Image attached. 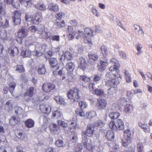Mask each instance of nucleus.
<instances>
[{
    "label": "nucleus",
    "mask_w": 152,
    "mask_h": 152,
    "mask_svg": "<svg viewBox=\"0 0 152 152\" xmlns=\"http://www.w3.org/2000/svg\"><path fill=\"white\" fill-rule=\"evenodd\" d=\"M72 138L71 141L73 143H76L77 140V134L76 132L72 133L71 136Z\"/></svg>",
    "instance_id": "obj_57"
},
{
    "label": "nucleus",
    "mask_w": 152,
    "mask_h": 152,
    "mask_svg": "<svg viewBox=\"0 0 152 152\" xmlns=\"http://www.w3.org/2000/svg\"><path fill=\"white\" fill-rule=\"evenodd\" d=\"M94 127L93 125L89 124H88L86 131V134L88 136H90L93 134ZM87 136V135H86Z\"/></svg>",
    "instance_id": "obj_18"
},
{
    "label": "nucleus",
    "mask_w": 152,
    "mask_h": 152,
    "mask_svg": "<svg viewBox=\"0 0 152 152\" xmlns=\"http://www.w3.org/2000/svg\"><path fill=\"white\" fill-rule=\"evenodd\" d=\"M120 115V114L117 112H112L110 113L109 115V117L113 119L117 118Z\"/></svg>",
    "instance_id": "obj_30"
},
{
    "label": "nucleus",
    "mask_w": 152,
    "mask_h": 152,
    "mask_svg": "<svg viewBox=\"0 0 152 152\" xmlns=\"http://www.w3.org/2000/svg\"><path fill=\"white\" fill-rule=\"evenodd\" d=\"M137 50V54L138 55H140L142 53L141 49L142 48V46L141 44L139 43H137L136 45Z\"/></svg>",
    "instance_id": "obj_44"
},
{
    "label": "nucleus",
    "mask_w": 152,
    "mask_h": 152,
    "mask_svg": "<svg viewBox=\"0 0 152 152\" xmlns=\"http://www.w3.org/2000/svg\"><path fill=\"white\" fill-rule=\"evenodd\" d=\"M57 122L58 125L62 127L66 128L68 126L67 123L65 122V121L62 120H58Z\"/></svg>",
    "instance_id": "obj_39"
},
{
    "label": "nucleus",
    "mask_w": 152,
    "mask_h": 152,
    "mask_svg": "<svg viewBox=\"0 0 152 152\" xmlns=\"http://www.w3.org/2000/svg\"><path fill=\"white\" fill-rule=\"evenodd\" d=\"M88 57L89 59L92 61H95L97 60L98 58V56L96 54H89L88 55Z\"/></svg>",
    "instance_id": "obj_51"
},
{
    "label": "nucleus",
    "mask_w": 152,
    "mask_h": 152,
    "mask_svg": "<svg viewBox=\"0 0 152 152\" xmlns=\"http://www.w3.org/2000/svg\"><path fill=\"white\" fill-rule=\"evenodd\" d=\"M115 73H113V72H107L105 75V79L107 78V80H110L112 78H113V75H114Z\"/></svg>",
    "instance_id": "obj_58"
},
{
    "label": "nucleus",
    "mask_w": 152,
    "mask_h": 152,
    "mask_svg": "<svg viewBox=\"0 0 152 152\" xmlns=\"http://www.w3.org/2000/svg\"><path fill=\"white\" fill-rule=\"evenodd\" d=\"M75 39L77 40H81L86 36V34L82 31L78 30L75 31Z\"/></svg>",
    "instance_id": "obj_15"
},
{
    "label": "nucleus",
    "mask_w": 152,
    "mask_h": 152,
    "mask_svg": "<svg viewBox=\"0 0 152 152\" xmlns=\"http://www.w3.org/2000/svg\"><path fill=\"white\" fill-rule=\"evenodd\" d=\"M38 73L39 74L43 75L46 72V69L44 65L39 66L38 69Z\"/></svg>",
    "instance_id": "obj_35"
},
{
    "label": "nucleus",
    "mask_w": 152,
    "mask_h": 152,
    "mask_svg": "<svg viewBox=\"0 0 152 152\" xmlns=\"http://www.w3.org/2000/svg\"><path fill=\"white\" fill-rule=\"evenodd\" d=\"M84 31L86 34L87 35L93 36L95 35L92 29L89 28H84Z\"/></svg>",
    "instance_id": "obj_40"
},
{
    "label": "nucleus",
    "mask_w": 152,
    "mask_h": 152,
    "mask_svg": "<svg viewBox=\"0 0 152 152\" xmlns=\"http://www.w3.org/2000/svg\"><path fill=\"white\" fill-rule=\"evenodd\" d=\"M34 88L33 87H31L28 89L26 92L24 93L23 95V96L24 97V99L25 101L29 102L30 100L31 99L29 98H27L26 97V96H28L29 97H31L32 96L34 93Z\"/></svg>",
    "instance_id": "obj_8"
},
{
    "label": "nucleus",
    "mask_w": 152,
    "mask_h": 152,
    "mask_svg": "<svg viewBox=\"0 0 152 152\" xmlns=\"http://www.w3.org/2000/svg\"><path fill=\"white\" fill-rule=\"evenodd\" d=\"M40 119L42 121L43 125L47 127L48 125V118L45 116H43L40 118Z\"/></svg>",
    "instance_id": "obj_48"
},
{
    "label": "nucleus",
    "mask_w": 152,
    "mask_h": 152,
    "mask_svg": "<svg viewBox=\"0 0 152 152\" xmlns=\"http://www.w3.org/2000/svg\"><path fill=\"white\" fill-rule=\"evenodd\" d=\"M82 138L84 147L88 150H91L93 148V146L90 140H88L86 135L82 134Z\"/></svg>",
    "instance_id": "obj_6"
},
{
    "label": "nucleus",
    "mask_w": 152,
    "mask_h": 152,
    "mask_svg": "<svg viewBox=\"0 0 152 152\" xmlns=\"http://www.w3.org/2000/svg\"><path fill=\"white\" fill-rule=\"evenodd\" d=\"M16 71L20 73H23L25 72V70L22 65H18L16 66Z\"/></svg>",
    "instance_id": "obj_47"
},
{
    "label": "nucleus",
    "mask_w": 152,
    "mask_h": 152,
    "mask_svg": "<svg viewBox=\"0 0 152 152\" xmlns=\"http://www.w3.org/2000/svg\"><path fill=\"white\" fill-rule=\"evenodd\" d=\"M21 55L25 57H29L31 55V52L29 50L22 51Z\"/></svg>",
    "instance_id": "obj_34"
},
{
    "label": "nucleus",
    "mask_w": 152,
    "mask_h": 152,
    "mask_svg": "<svg viewBox=\"0 0 152 152\" xmlns=\"http://www.w3.org/2000/svg\"><path fill=\"white\" fill-rule=\"evenodd\" d=\"M15 113L17 115H20L23 112V110L20 107H15Z\"/></svg>",
    "instance_id": "obj_50"
},
{
    "label": "nucleus",
    "mask_w": 152,
    "mask_h": 152,
    "mask_svg": "<svg viewBox=\"0 0 152 152\" xmlns=\"http://www.w3.org/2000/svg\"><path fill=\"white\" fill-rule=\"evenodd\" d=\"M137 148L138 152H143V145L142 143L139 142L137 145Z\"/></svg>",
    "instance_id": "obj_54"
},
{
    "label": "nucleus",
    "mask_w": 152,
    "mask_h": 152,
    "mask_svg": "<svg viewBox=\"0 0 152 152\" xmlns=\"http://www.w3.org/2000/svg\"><path fill=\"white\" fill-rule=\"evenodd\" d=\"M34 7L37 9L42 11L46 9L45 5L43 4L42 3L38 4H37L35 5L34 6Z\"/></svg>",
    "instance_id": "obj_37"
},
{
    "label": "nucleus",
    "mask_w": 152,
    "mask_h": 152,
    "mask_svg": "<svg viewBox=\"0 0 152 152\" xmlns=\"http://www.w3.org/2000/svg\"><path fill=\"white\" fill-rule=\"evenodd\" d=\"M96 112L94 111H91L87 112L86 114V116L88 118H91L96 116Z\"/></svg>",
    "instance_id": "obj_38"
},
{
    "label": "nucleus",
    "mask_w": 152,
    "mask_h": 152,
    "mask_svg": "<svg viewBox=\"0 0 152 152\" xmlns=\"http://www.w3.org/2000/svg\"><path fill=\"white\" fill-rule=\"evenodd\" d=\"M110 128L114 130H122L124 128V123L121 119L110 122L109 124Z\"/></svg>",
    "instance_id": "obj_3"
},
{
    "label": "nucleus",
    "mask_w": 152,
    "mask_h": 152,
    "mask_svg": "<svg viewBox=\"0 0 152 152\" xmlns=\"http://www.w3.org/2000/svg\"><path fill=\"white\" fill-rule=\"evenodd\" d=\"M44 28L43 26V27L42 28V31H39V34H40L39 37L40 38H42L44 39H46V32L45 31H44Z\"/></svg>",
    "instance_id": "obj_46"
},
{
    "label": "nucleus",
    "mask_w": 152,
    "mask_h": 152,
    "mask_svg": "<svg viewBox=\"0 0 152 152\" xmlns=\"http://www.w3.org/2000/svg\"><path fill=\"white\" fill-rule=\"evenodd\" d=\"M4 15V14L3 15L0 14V27H2L3 28H5L8 26L9 22L7 20H6L4 22L1 16Z\"/></svg>",
    "instance_id": "obj_20"
},
{
    "label": "nucleus",
    "mask_w": 152,
    "mask_h": 152,
    "mask_svg": "<svg viewBox=\"0 0 152 152\" xmlns=\"http://www.w3.org/2000/svg\"><path fill=\"white\" fill-rule=\"evenodd\" d=\"M133 107L131 104H127L125 107L124 110L127 113H129L133 111Z\"/></svg>",
    "instance_id": "obj_33"
},
{
    "label": "nucleus",
    "mask_w": 152,
    "mask_h": 152,
    "mask_svg": "<svg viewBox=\"0 0 152 152\" xmlns=\"http://www.w3.org/2000/svg\"><path fill=\"white\" fill-rule=\"evenodd\" d=\"M0 39H1L4 41L7 40V33L5 30L0 31Z\"/></svg>",
    "instance_id": "obj_27"
},
{
    "label": "nucleus",
    "mask_w": 152,
    "mask_h": 152,
    "mask_svg": "<svg viewBox=\"0 0 152 152\" xmlns=\"http://www.w3.org/2000/svg\"><path fill=\"white\" fill-rule=\"evenodd\" d=\"M120 67H116L114 66L111 65V66L109 68V70L110 71H111L110 72H113L114 73H115L116 72H117V70Z\"/></svg>",
    "instance_id": "obj_63"
},
{
    "label": "nucleus",
    "mask_w": 152,
    "mask_h": 152,
    "mask_svg": "<svg viewBox=\"0 0 152 152\" xmlns=\"http://www.w3.org/2000/svg\"><path fill=\"white\" fill-rule=\"evenodd\" d=\"M73 58L72 53L69 51H66L64 52L60 58L61 61L64 60L65 59L68 60H71Z\"/></svg>",
    "instance_id": "obj_9"
},
{
    "label": "nucleus",
    "mask_w": 152,
    "mask_h": 152,
    "mask_svg": "<svg viewBox=\"0 0 152 152\" xmlns=\"http://www.w3.org/2000/svg\"><path fill=\"white\" fill-rule=\"evenodd\" d=\"M94 124L96 126L102 127L104 126L105 123L102 120L97 119H95Z\"/></svg>",
    "instance_id": "obj_24"
},
{
    "label": "nucleus",
    "mask_w": 152,
    "mask_h": 152,
    "mask_svg": "<svg viewBox=\"0 0 152 152\" xmlns=\"http://www.w3.org/2000/svg\"><path fill=\"white\" fill-rule=\"evenodd\" d=\"M76 114L80 116H84L85 115L84 112L80 108H77L75 111Z\"/></svg>",
    "instance_id": "obj_49"
},
{
    "label": "nucleus",
    "mask_w": 152,
    "mask_h": 152,
    "mask_svg": "<svg viewBox=\"0 0 152 152\" xmlns=\"http://www.w3.org/2000/svg\"><path fill=\"white\" fill-rule=\"evenodd\" d=\"M108 65V63L107 60H100L99 63L98 64L97 69L99 71H104L106 69Z\"/></svg>",
    "instance_id": "obj_7"
},
{
    "label": "nucleus",
    "mask_w": 152,
    "mask_h": 152,
    "mask_svg": "<svg viewBox=\"0 0 152 152\" xmlns=\"http://www.w3.org/2000/svg\"><path fill=\"white\" fill-rule=\"evenodd\" d=\"M91 11L94 15L97 17H98L99 16L100 13L98 12L96 9L94 7H92Z\"/></svg>",
    "instance_id": "obj_64"
},
{
    "label": "nucleus",
    "mask_w": 152,
    "mask_h": 152,
    "mask_svg": "<svg viewBox=\"0 0 152 152\" xmlns=\"http://www.w3.org/2000/svg\"><path fill=\"white\" fill-rule=\"evenodd\" d=\"M43 27V25H39L37 27L35 26H30L28 28V30L34 33L37 31H42V28Z\"/></svg>",
    "instance_id": "obj_17"
},
{
    "label": "nucleus",
    "mask_w": 152,
    "mask_h": 152,
    "mask_svg": "<svg viewBox=\"0 0 152 152\" xmlns=\"http://www.w3.org/2000/svg\"><path fill=\"white\" fill-rule=\"evenodd\" d=\"M33 0H25L24 2V5L26 7H30L33 2Z\"/></svg>",
    "instance_id": "obj_56"
},
{
    "label": "nucleus",
    "mask_w": 152,
    "mask_h": 152,
    "mask_svg": "<svg viewBox=\"0 0 152 152\" xmlns=\"http://www.w3.org/2000/svg\"><path fill=\"white\" fill-rule=\"evenodd\" d=\"M121 77L120 75L118 72L115 73L113 78L110 80H108L105 81V84L107 86L111 87H115L118 85L120 83V80Z\"/></svg>",
    "instance_id": "obj_2"
},
{
    "label": "nucleus",
    "mask_w": 152,
    "mask_h": 152,
    "mask_svg": "<svg viewBox=\"0 0 152 152\" xmlns=\"http://www.w3.org/2000/svg\"><path fill=\"white\" fill-rule=\"evenodd\" d=\"M83 38V41L84 43L88 44H92L91 38L89 37L86 36Z\"/></svg>",
    "instance_id": "obj_53"
},
{
    "label": "nucleus",
    "mask_w": 152,
    "mask_h": 152,
    "mask_svg": "<svg viewBox=\"0 0 152 152\" xmlns=\"http://www.w3.org/2000/svg\"><path fill=\"white\" fill-rule=\"evenodd\" d=\"M49 62L51 68H54L57 66L58 64V60L56 58H52L49 60Z\"/></svg>",
    "instance_id": "obj_21"
},
{
    "label": "nucleus",
    "mask_w": 152,
    "mask_h": 152,
    "mask_svg": "<svg viewBox=\"0 0 152 152\" xmlns=\"http://www.w3.org/2000/svg\"><path fill=\"white\" fill-rule=\"evenodd\" d=\"M78 67L83 70L85 69L87 66L86 61L83 57L79 58L78 61Z\"/></svg>",
    "instance_id": "obj_10"
},
{
    "label": "nucleus",
    "mask_w": 152,
    "mask_h": 152,
    "mask_svg": "<svg viewBox=\"0 0 152 152\" xmlns=\"http://www.w3.org/2000/svg\"><path fill=\"white\" fill-rule=\"evenodd\" d=\"M100 49L103 55L104 56H106L108 54L107 48L104 46L103 45L101 47Z\"/></svg>",
    "instance_id": "obj_52"
},
{
    "label": "nucleus",
    "mask_w": 152,
    "mask_h": 152,
    "mask_svg": "<svg viewBox=\"0 0 152 152\" xmlns=\"http://www.w3.org/2000/svg\"><path fill=\"white\" fill-rule=\"evenodd\" d=\"M26 126L28 128H31L34 126V122L31 119H28L25 122Z\"/></svg>",
    "instance_id": "obj_22"
},
{
    "label": "nucleus",
    "mask_w": 152,
    "mask_h": 152,
    "mask_svg": "<svg viewBox=\"0 0 152 152\" xmlns=\"http://www.w3.org/2000/svg\"><path fill=\"white\" fill-rule=\"evenodd\" d=\"M12 104L10 101H7L6 102L5 106V109L8 111L11 110L12 109Z\"/></svg>",
    "instance_id": "obj_55"
},
{
    "label": "nucleus",
    "mask_w": 152,
    "mask_h": 152,
    "mask_svg": "<svg viewBox=\"0 0 152 152\" xmlns=\"http://www.w3.org/2000/svg\"><path fill=\"white\" fill-rule=\"evenodd\" d=\"M16 86V84L14 83H11L9 84V90L10 93L11 94L12 96H14L13 95V92L14 90L15 87Z\"/></svg>",
    "instance_id": "obj_43"
},
{
    "label": "nucleus",
    "mask_w": 152,
    "mask_h": 152,
    "mask_svg": "<svg viewBox=\"0 0 152 152\" xmlns=\"http://www.w3.org/2000/svg\"><path fill=\"white\" fill-rule=\"evenodd\" d=\"M66 68L68 71L72 72L74 68V65L72 62H70L66 64Z\"/></svg>",
    "instance_id": "obj_32"
},
{
    "label": "nucleus",
    "mask_w": 152,
    "mask_h": 152,
    "mask_svg": "<svg viewBox=\"0 0 152 152\" xmlns=\"http://www.w3.org/2000/svg\"><path fill=\"white\" fill-rule=\"evenodd\" d=\"M124 74L125 75V78L126 82L128 83L132 81V79L130 74L129 73V72L127 70H125Z\"/></svg>",
    "instance_id": "obj_42"
},
{
    "label": "nucleus",
    "mask_w": 152,
    "mask_h": 152,
    "mask_svg": "<svg viewBox=\"0 0 152 152\" xmlns=\"http://www.w3.org/2000/svg\"><path fill=\"white\" fill-rule=\"evenodd\" d=\"M18 122V120L16 119V118L15 117H12L10 121V124L13 126L15 125Z\"/></svg>",
    "instance_id": "obj_60"
},
{
    "label": "nucleus",
    "mask_w": 152,
    "mask_h": 152,
    "mask_svg": "<svg viewBox=\"0 0 152 152\" xmlns=\"http://www.w3.org/2000/svg\"><path fill=\"white\" fill-rule=\"evenodd\" d=\"M106 137L109 141H112L114 138V132L112 130H109L106 133Z\"/></svg>",
    "instance_id": "obj_23"
},
{
    "label": "nucleus",
    "mask_w": 152,
    "mask_h": 152,
    "mask_svg": "<svg viewBox=\"0 0 152 152\" xmlns=\"http://www.w3.org/2000/svg\"><path fill=\"white\" fill-rule=\"evenodd\" d=\"M55 99L58 104H64L66 103L64 99L61 96H57L55 97Z\"/></svg>",
    "instance_id": "obj_25"
},
{
    "label": "nucleus",
    "mask_w": 152,
    "mask_h": 152,
    "mask_svg": "<svg viewBox=\"0 0 152 152\" xmlns=\"http://www.w3.org/2000/svg\"><path fill=\"white\" fill-rule=\"evenodd\" d=\"M107 104V101L105 99H98L96 104V107L97 109L102 110L106 108Z\"/></svg>",
    "instance_id": "obj_5"
},
{
    "label": "nucleus",
    "mask_w": 152,
    "mask_h": 152,
    "mask_svg": "<svg viewBox=\"0 0 152 152\" xmlns=\"http://www.w3.org/2000/svg\"><path fill=\"white\" fill-rule=\"evenodd\" d=\"M109 64L111 65L114 66L116 67L120 66L118 61L114 58H112L110 59Z\"/></svg>",
    "instance_id": "obj_31"
},
{
    "label": "nucleus",
    "mask_w": 152,
    "mask_h": 152,
    "mask_svg": "<svg viewBox=\"0 0 152 152\" xmlns=\"http://www.w3.org/2000/svg\"><path fill=\"white\" fill-rule=\"evenodd\" d=\"M79 90L76 88L70 89L67 93L68 98L73 103H75L80 99V96L79 95Z\"/></svg>",
    "instance_id": "obj_1"
},
{
    "label": "nucleus",
    "mask_w": 152,
    "mask_h": 152,
    "mask_svg": "<svg viewBox=\"0 0 152 152\" xmlns=\"http://www.w3.org/2000/svg\"><path fill=\"white\" fill-rule=\"evenodd\" d=\"M34 19L37 22H40L43 20L42 15L41 12H38L37 13L35 16Z\"/></svg>",
    "instance_id": "obj_26"
},
{
    "label": "nucleus",
    "mask_w": 152,
    "mask_h": 152,
    "mask_svg": "<svg viewBox=\"0 0 152 152\" xmlns=\"http://www.w3.org/2000/svg\"><path fill=\"white\" fill-rule=\"evenodd\" d=\"M93 93L97 95L101 96H103L104 95L103 91L101 89H95L93 91Z\"/></svg>",
    "instance_id": "obj_45"
},
{
    "label": "nucleus",
    "mask_w": 152,
    "mask_h": 152,
    "mask_svg": "<svg viewBox=\"0 0 152 152\" xmlns=\"http://www.w3.org/2000/svg\"><path fill=\"white\" fill-rule=\"evenodd\" d=\"M27 30L24 28H22L18 33V35L20 38H23L26 37L27 35Z\"/></svg>",
    "instance_id": "obj_19"
},
{
    "label": "nucleus",
    "mask_w": 152,
    "mask_h": 152,
    "mask_svg": "<svg viewBox=\"0 0 152 152\" xmlns=\"http://www.w3.org/2000/svg\"><path fill=\"white\" fill-rule=\"evenodd\" d=\"M80 79L85 82H89L90 80V78L89 77H88L85 75L80 76Z\"/></svg>",
    "instance_id": "obj_61"
},
{
    "label": "nucleus",
    "mask_w": 152,
    "mask_h": 152,
    "mask_svg": "<svg viewBox=\"0 0 152 152\" xmlns=\"http://www.w3.org/2000/svg\"><path fill=\"white\" fill-rule=\"evenodd\" d=\"M131 132L130 129H127L124 131V138H130L131 139Z\"/></svg>",
    "instance_id": "obj_36"
},
{
    "label": "nucleus",
    "mask_w": 152,
    "mask_h": 152,
    "mask_svg": "<svg viewBox=\"0 0 152 152\" xmlns=\"http://www.w3.org/2000/svg\"><path fill=\"white\" fill-rule=\"evenodd\" d=\"M37 46H36V50L33 51L34 55L37 56H41L45 51L47 46L45 44H38Z\"/></svg>",
    "instance_id": "obj_4"
},
{
    "label": "nucleus",
    "mask_w": 152,
    "mask_h": 152,
    "mask_svg": "<svg viewBox=\"0 0 152 152\" xmlns=\"http://www.w3.org/2000/svg\"><path fill=\"white\" fill-rule=\"evenodd\" d=\"M55 87V85L50 83H45L42 86L43 90L45 92L50 91L51 90L54 88Z\"/></svg>",
    "instance_id": "obj_11"
},
{
    "label": "nucleus",
    "mask_w": 152,
    "mask_h": 152,
    "mask_svg": "<svg viewBox=\"0 0 152 152\" xmlns=\"http://www.w3.org/2000/svg\"><path fill=\"white\" fill-rule=\"evenodd\" d=\"M131 142V139L130 138H124L122 140V144L125 148H127Z\"/></svg>",
    "instance_id": "obj_29"
},
{
    "label": "nucleus",
    "mask_w": 152,
    "mask_h": 152,
    "mask_svg": "<svg viewBox=\"0 0 152 152\" xmlns=\"http://www.w3.org/2000/svg\"><path fill=\"white\" fill-rule=\"evenodd\" d=\"M40 109L44 113H48L51 111L52 107L50 106H44L43 105H40L39 107Z\"/></svg>",
    "instance_id": "obj_16"
},
{
    "label": "nucleus",
    "mask_w": 152,
    "mask_h": 152,
    "mask_svg": "<svg viewBox=\"0 0 152 152\" xmlns=\"http://www.w3.org/2000/svg\"><path fill=\"white\" fill-rule=\"evenodd\" d=\"M51 130L54 131H58L59 129V127L56 124H52L51 125Z\"/></svg>",
    "instance_id": "obj_62"
},
{
    "label": "nucleus",
    "mask_w": 152,
    "mask_h": 152,
    "mask_svg": "<svg viewBox=\"0 0 152 152\" xmlns=\"http://www.w3.org/2000/svg\"><path fill=\"white\" fill-rule=\"evenodd\" d=\"M8 53L11 56H17L18 53L17 48L15 46H12L9 48Z\"/></svg>",
    "instance_id": "obj_13"
},
{
    "label": "nucleus",
    "mask_w": 152,
    "mask_h": 152,
    "mask_svg": "<svg viewBox=\"0 0 152 152\" xmlns=\"http://www.w3.org/2000/svg\"><path fill=\"white\" fill-rule=\"evenodd\" d=\"M25 18L26 22L30 23V24H32L34 23L31 15L29 13H26Z\"/></svg>",
    "instance_id": "obj_28"
},
{
    "label": "nucleus",
    "mask_w": 152,
    "mask_h": 152,
    "mask_svg": "<svg viewBox=\"0 0 152 152\" xmlns=\"http://www.w3.org/2000/svg\"><path fill=\"white\" fill-rule=\"evenodd\" d=\"M65 15V13L61 12L57 13L55 15L57 19H60L62 18H63L64 17Z\"/></svg>",
    "instance_id": "obj_59"
},
{
    "label": "nucleus",
    "mask_w": 152,
    "mask_h": 152,
    "mask_svg": "<svg viewBox=\"0 0 152 152\" xmlns=\"http://www.w3.org/2000/svg\"><path fill=\"white\" fill-rule=\"evenodd\" d=\"M52 115L53 118H56L57 119L61 118L63 117V115L61 111L59 109L53 112Z\"/></svg>",
    "instance_id": "obj_12"
},
{
    "label": "nucleus",
    "mask_w": 152,
    "mask_h": 152,
    "mask_svg": "<svg viewBox=\"0 0 152 152\" xmlns=\"http://www.w3.org/2000/svg\"><path fill=\"white\" fill-rule=\"evenodd\" d=\"M48 9L49 10L57 12L59 10V8L58 4L56 3H50L48 5Z\"/></svg>",
    "instance_id": "obj_14"
},
{
    "label": "nucleus",
    "mask_w": 152,
    "mask_h": 152,
    "mask_svg": "<svg viewBox=\"0 0 152 152\" xmlns=\"http://www.w3.org/2000/svg\"><path fill=\"white\" fill-rule=\"evenodd\" d=\"M117 90V88L116 87H111V88L108 90V96H110L114 93H115Z\"/></svg>",
    "instance_id": "obj_41"
}]
</instances>
